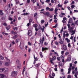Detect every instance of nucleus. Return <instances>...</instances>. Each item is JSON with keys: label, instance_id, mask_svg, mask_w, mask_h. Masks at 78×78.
Instances as JSON below:
<instances>
[{"label": "nucleus", "instance_id": "nucleus-41", "mask_svg": "<svg viewBox=\"0 0 78 78\" xmlns=\"http://www.w3.org/2000/svg\"><path fill=\"white\" fill-rule=\"evenodd\" d=\"M20 61L19 60H16V64H19V62H20Z\"/></svg>", "mask_w": 78, "mask_h": 78}, {"label": "nucleus", "instance_id": "nucleus-26", "mask_svg": "<svg viewBox=\"0 0 78 78\" xmlns=\"http://www.w3.org/2000/svg\"><path fill=\"white\" fill-rule=\"evenodd\" d=\"M11 28V26H8L6 27V28L7 30H9V29Z\"/></svg>", "mask_w": 78, "mask_h": 78}, {"label": "nucleus", "instance_id": "nucleus-27", "mask_svg": "<svg viewBox=\"0 0 78 78\" xmlns=\"http://www.w3.org/2000/svg\"><path fill=\"white\" fill-rule=\"evenodd\" d=\"M40 65H41V63H38L37 64H36L35 65V66L36 67H39V66H40Z\"/></svg>", "mask_w": 78, "mask_h": 78}, {"label": "nucleus", "instance_id": "nucleus-56", "mask_svg": "<svg viewBox=\"0 0 78 78\" xmlns=\"http://www.w3.org/2000/svg\"><path fill=\"white\" fill-rule=\"evenodd\" d=\"M13 30H17V27H15L13 29Z\"/></svg>", "mask_w": 78, "mask_h": 78}, {"label": "nucleus", "instance_id": "nucleus-39", "mask_svg": "<svg viewBox=\"0 0 78 78\" xmlns=\"http://www.w3.org/2000/svg\"><path fill=\"white\" fill-rule=\"evenodd\" d=\"M71 8H72L73 9V8H75V5H72L71 6Z\"/></svg>", "mask_w": 78, "mask_h": 78}, {"label": "nucleus", "instance_id": "nucleus-4", "mask_svg": "<svg viewBox=\"0 0 78 78\" xmlns=\"http://www.w3.org/2000/svg\"><path fill=\"white\" fill-rule=\"evenodd\" d=\"M38 28L39 30H42V32L43 33L44 31V29H45V27L44 26H43L42 28V27H41V25H39L38 26Z\"/></svg>", "mask_w": 78, "mask_h": 78}, {"label": "nucleus", "instance_id": "nucleus-60", "mask_svg": "<svg viewBox=\"0 0 78 78\" xmlns=\"http://www.w3.org/2000/svg\"><path fill=\"white\" fill-rule=\"evenodd\" d=\"M31 23H28L27 24V27H29V26H30V24H31Z\"/></svg>", "mask_w": 78, "mask_h": 78}, {"label": "nucleus", "instance_id": "nucleus-61", "mask_svg": "<svg viewBox=\"0 0 78 78\" xmlns=\"http://www.w3.org/2000/svg\"><path fill=\"white\" fill-rule=\"evenodd\" d=\"M55 45H58V42L57 41H55Z\"/></svg>", "mask_w": 78, "mask_h": 78}, {"label": "nucleus", "instance_id": "nucleus-19", "mask_svg": "<svg viewBox=\"0 0 78 78\" xmlns=\"http://www.w3.org/2000/svg\"><path fill=\"white\" fill-rule=\"evenodd\" d=\"M17 16H14L13 22H15L16 21V20H17Z\"/></svg>", "mask_w": 78, "mask_h": 78}, {"label": "nucleus", "instance_id": "nucleus-20", "mask_svg": "<svg viewBox=\"0 0 78 78\" xmlns=\"http://www.w3.org/2000/svg\"><path fill=\"white\" fill-rule=\"evenodd\" d=\"M25 68H26V66H24L23 69L22 74H23V73H24V72H25Z\"/></svg>", "mask_w": 78, "mask_h": 78}, {"label": "nucleus", "instance_id": "nucleus-54", "mask_svg": "<svg viewBox=\"0 0 78 78\" xmlns=\"http://www.w3.org/2000/svg\"><path fill=\"white\" fill-rule=\"evenodd\" d=\"M73 64L72 63H71L69 65V68H71Z\"/></svg>", "mask_w": 78, "mask_h": 78}, {"label": "nucleus", "instance_id": "nucleus-21", "mask_svg": "<svg viewBox=\"0 0 78 78\" xmlns=\"http://www.w3.org/2000/svg\"><path fill=\"white\" fill-rule=\"evenodd\" d=\"M47 49V48H44V47H42V51H45V50H46Z\"/></svg>", "mask_w": 78, "mask_h": 78}, {"label": "nucleus", "instance_id": "nucleus-8", "mask_svg": "<svg viewBox=\"0 0 78 78\" xmlns=\"http://www.w3.org/2000/svg\"><path fill=\"white\" fill-rule=\"evenodd\" d=\"M44 15L45 16H50V13L48 12H44Z\"/></svg>", "mask_w": 78, "mask_h": 78}, {"label": "nucleus", "instance_id": "nucleus-42", "mask_svg": "<svg viewBox=\"0 0 78 78\" xmlns=\"http://www.w3.org/2000/svg\"><path fill=\"white\" fill-rule=\"evenodd\" d=\"M45 22V21L44 20H42L41 21V23H44Z\"/></svg>", "mask_w": 78, "mask_h": 78}, {"label": "nucleus", "instance_id": "nucleus-33", "mask_svg": "<svg viewBox=\"0 0 78 78\" xmlns=\"http://www.w3.org/2000/svg\"><path fill=\"white\" fill-rule=\"evenodd\" d=\"M5 58L6 59V61H9V62H10V59H9L7 57H5Z\"/></svg>", "mask_w": 78, "mask_h": 78}, {"label": "nucleus", "instance_id": "nucleus-24", "mask_svg": "<svg viewBox=\"0 0 78 78\" xmlns=\"http://www.w3.org/2000/svg\"><path fill=\"white\" fill-rule=\"evenodd\" d=\"M72 70V68H69L68 69V74L70 73V70Z\"/></svg>", "mask_w": 78, "mask_h": 78}, {"label": "nucleus", "instance_id": "nucleus-14", "mask_svg": "<svg viewBox=\"0 0 78 78\" xmlns=\"http://www.w3.org/2000/svg\"><path fill=\"white\" fill-rule=\"evenodd\" d=\"M28 35L29 36H31L32 34V32H31V30H29L28 31Z\"/></svg>", "mask_w": 78, "mask_h": 78}, {"label": "nucleus", "instance_id": "nucleus-32", "mask_svg": "<svg viewBox=\"0 0 78 78\" xmlns=\"http://www.w3.org/2000/svg\"><path fill=\"white\" fill-rule=\"evenodd\" d=\"M37 12H36L34 14V17H37Z\"/></svg>", "mask_w": 78, "mask_h": 78}, {"label": "nucleus", "instance_id": "nucleus-28", "mask_svg": "<svg viewBox=\"0 0 78 78\" xmlns=\"http://www.w3.org/2000/svg\"><path fill=\"white\" fill-rule=\"evenodd\" d=\"M19 41H20V39H17L16 40V43H18V42H19Z\"/></svg>", "mask_w": 78, "mask_h": 78}, {"label": "nucleus", "instance_id": "nucleus-2", "mask_svg": "<svg viewBox=\"0 0 78 78\" xmlns=\"http://www.w3.org/2000/svg\"><path fill=\"white\" fill-rule=\"evenodd\" d=\"M17 75V72L16 71H12V77L15 76Z\"/></svg>", "mask_w": 78, "mask_h": 78}, {"label": "nucleus", "instance_id": "nucleus-49", "mask_svg": "<svg viewBox=\"0 0 78 78\" xmlns=\"http://www.w3.org/2000/svg\"><path fill=\"white\" fill-rule=\"evenodd\" d=\"M54 54H55V55H56V56H59V55H58V53L56 52H55L54 53Z\"/></svg>", "mask_w": 78, "mask_h": 78}, {"label": "nucleus", "instance_id": "nucleus-55", "mask_svg": "<svg viewBox=\"0 0 78 78\" xmlns=\"http://www.w3.org/2000/svg\"><path fill=\"white\" fill-rule=\"evenodd\" d=\"M27 3H30V0H27Z\"/></svg>", "mask_w": 78, "mask_h": 78}, {"label": "nucleus", "instance_id": "nucleus-6", "mask_svg": "<svg viewBox=\"0 0 78 78\" xmlns=\"http://www.w3.org/2000/svg\"><path fill=\"white\" fill-rule=\"evenodd\" d=\"M71 61V56L70 55H69L66 60V61Z\"/></svg>", "mask_w": 78, "mask_h": 78}, {"label": "nucleus", "instance_id": "nucleus-10", "mask_svg": "<svg viewBox=\"0 0 78 78\" xmlns=\"http://www.w3.org/2000/svg\"><path fill=\"white\" fill-rule=\"evenodd\" d=\"M63 48L65 50H67V46L65 45H64L63 46Z\"/></svg>", "mask_w": 78, "mask_h": 78}, {"label": "nucleus", "instance_id": "nucleus-31", "mask_svg": "<svg viewBox=\"0 0 78 78\" xmlns=\"http://www.w3.org/2000/svg\"><path fill=\"white\" fill-rule=\"evenodd\" d=\"M4 59V57L0 55V60H3Z\"/></svg>", "mask_w": 78, "mask_h": 78}, {"label": "nucleus", "instance_id": "nucleus-5", "mask_svg": "<svg viewBox=\"0 0 78 78\" xmlns=\"http://www.w3.org/2000/svg\"><path fill=\"white\" fill-rule=\"evenodd\" d=\"M0 78H7L5 74L2 73H0Z\"/></svg>", "mask_w": 78, "mask_h": 78}, {"label": "nucleus", "instance_id": "nucleus-64", "mask_svg": "<svg viewBox=\"0 0 78 78\" xmlns=\"http://www.w3.org/2000/svg\"><path fill=\"white\" fill-rule=\"evenodd\" d=\"M75 73L77 75H78V71H77Z\"/></svg>", "mask_w": 78, "mask_h": 78}, {"label": "nucleus", "instance_id": "nucleus-52", "mask_svg": "<svg viewBox=\"0 0 78 78\" xmlns=\"http://www.w3.org/2000/svg\"><path fill=\"white\" fill-rule=\"evenodd\" d=\"M64 51H62L61 52V54L62 55H64Z\"/></svg>", "mask_w": 78, "mask_h": 78}, {"label": "nucleus", "instance_id": "nucleus-63", "mask_svg": "<svg viewBox=\"0 0 78 78\" xmlns=\"http://www.w3.org/2000/svg\"><path fill=\"white\" fill-rule=\"evenodd\" d=\"M3 25L4 26H6L7 25V24L5 23L3 24Z\"/></svg>", "mask_w": 78, "mask_h": 78}, {"label": "nucleus", "instance_id": "nucleus-59", "mask_svg": "<svg viewBox=\"0 0 78 78\" xmlns=\"http://www.w3.org/2000/svg\"><path fill=\"white\" fill-rule=\"evenodd\" d=\"M73 36H72L70 37V39H71V40H72L73 41Z\"/></svg>", "mask_w": 78, "mask_h": 78}, {"label": "nucleus", "instance_id": "nucleus-15", "mask_svg": "<svg viewBox=\"0 0 78 78\" xmlns=\"http://www.w3.org/2000/svg\"><path fill=\"white\" fill-rule=\"evenodd\" d=\"M0 73H3V68H0Z\"/></svg>", "mask_w": 78, "mask_h": 78}, {"label": "nucleus", "instance_id": "nucleus-9", "mask_svg": "<svg viewBox=\"0 0 78 78\" xmlns=\"http://www.w3.org/2000/svg\"><path fill=\"white\" fill-rule=\"evenodd\" d=\"M5 65L6 66H9L10 65V63L9 62H5Z\"/></svg>", "mask_w": 78, "mask_h": 78}, {"label": "nucleus", "instance_id": "nucleus-17", "mask_svg": "<svg viewBox=\"0 0 78 78\" xmlns=\"http://www.w3.org/2000/svg\"><path fill=\"white\" fill-rule=\"evenodd\" d=\"M66 41L68 43H69L70 42V40L68 38H66L65 39Z\"/></svg>", "mask_w": 78, "mask_h": 78}, {"label": "nucleus", "instance_id": "nucleus-37", "mask_svg": "<svg viewBox=\"0 0 78 78\" xmlns=\"http://www.w3.org/2000/svg\"><path fill=\"white\" fill-rule=\"evenodd\" d=\"M56 57L55 56H54L52 59H51L52 60V61H54V60H55V59H56Z\"/></svg>", "mask_w": 78, "mask_h": 78}, {"label": "nucleus", "instance_id": "nucleus-51", "mask_svg": "<svg viewBox=\"0 0 78 78\" xmlns=\"http://www.w3.org/2000/svg\"><path fill=\"white\" fill-rule=\"evenodd\" d=\"M69 54V52H66L65 53V55L66 56H67V55H68V54Z\"/></svg>", "mask_w": 78, "mask_h": 78}, {"label": "nucleus", "instance_id": "nucleus-13", "mask_svg": "<svg viewBox=\"0 0 78 78\" xmlns=\"http://www.w3.org/2000/svg\"><path fill=\"white\" fill-rule=\"evenodd\" d=\"M17 67L18 69H21L22 67V64H19L17 66Z\"/></svg>", "mask_w": 78, "mask_h": 78}, {"label": "nucleus", "instance_id": "nucleus-35", "mask_svg": "<svg viewBox=\"0 0 78 78\" xmlns=\"http://www.w3.org/2000/svg\"><path fill=\"white\" fill-rule=\"evenodd\" d=\"M50 8L48 7H46V11H49L50 10Z\"/></svg>", "mask_w": 78, "mask_h": 78}, {"label": "nucleus", "instance_id": "nucleus-57", "mask_svg": "<svg viewBox=\"0 0 78 78\" xmlns=\"http://www.w3.org/2000/svg\"><path fill=\"white\" fill-rule=\"evenodd\" d=\"M35 31H36V32H37V31H38V30H39V29L37 28H35Z\"/></svg>", "mask_w": 78, "mask_h": 78}, {"label": "nucleus", "instance_id": "nucleus-11", "mask_svg": "<svg viewBox=\"0 0 78 78\" xmlns=\"http://www.w3.org/2000/svg\"><path fill=\"white\" fill-rule=\"evenodd\" d=\"M58 65L59 66H64V64L62 62H61L58 63Z\"/></svg>", "mask_w": 78, "mask_h": 78}, {"label": "nucleus", "instance_id": "nucleus-62", "mask_svg": "<svg viewBox=\"0 0 78 78\" xmlns=\"http://www.w3.org/2000/svg\"><path fill=\"white\" fill-rule=\"evenodd\" d=\"M9 20L11 21V20H12L13 19L12 18H9Z\"/></svg>", "mask_w": 78, "mask_h": 78}, {"label": "nucleus", "instance_id": "nucleus-36", "mask_svg": "<svg viewBox=\"0 0 78 78\" xmlns=\"http://www.w3.org/2000/svg\"><path fill=\"white\" fill-rule=\"evenodd\" d=\"M68 47L69 48H71V45L70 44V43H69L68 44Z\"/></svg>", "mask_w": 78, "mask_h": 78}, {"label": "nucleus", "instance_id": "nucleus-43", "mask_svg": "<svg viewBox=\"0 0 78 78\" xmlns=\"http://www.w3.org/2000/svg\"><path fill=\"white\" fill-rule=\"evenodd\" d=\"M73 41H74V42H76V37H74Z\"/></svg>", "mask_w": 78, "mask_h": 78}, {"label": "nucleus", "instance_id": "nucleus-23", "mask_svg": "<svg viewBox=\"0 0 78 78\" xmlns=\"http://www.w3.org/2000/svg\"><path fill=\"white\" fill-rule=\"evenodd\" d=\"M17 37H18L17 35H16L14 36L12 38L13 39H16Z\"/></svg>", "mask_w": 78, "mask_h": 78}, {"label": "nucleus", "instance_id": "nucleus-40", "mask_svg": "<svg viewBox=\"0 0 78 78\" xmlns=\"http://www.w3.org/2000/svg\"><path fill=\"white\" fill-rule=\"evenodd\" d=\"M31 1L33 3H34L36 2V0H31Z\"/></svg>", "mask_w": 78, "mask_h": 78}, {"label": "nucleus", "instance_id": "nucleus-50", "mask_svg": "<svg viewBox=\"0 0 78 78\" xmlns=\"http://www.w3.org/2000/svg\"><path fill=\"white\" fill-rule=\"evenodd\" d=\"M41 41L44 42L45 41V37H43L42 38V39L41 40Z\"/></svg>", "mask_w": 78, "mask_h": 78}, {"label": "nucleus", "instance_id": "nucleus-12", "mask_svg": "<svg viewBox=\"0 0 78 78\" xmlns=\"http://www.w3.org/2000/svg\"><path fill=\"white\" fill-rule=\"evenodd\" d=\"M29 23H31V22L32 23H34V21H33V19H30L29 20Z\"/></svg>", "mask_w": 78, "mask_h": 78}, {"label": "nucleus", "instance_id": "nucleus-30", "mask_svg": "<svg viewBox=\"0 0 78 78\" xmlns=\"http://www.w3.org/2000/svg\"><path fill=\"white\" fill-rule=\"evenodd\" d=\"M57 59L58 61H61V58L59 57H58L57 58Z\"/></svg>", "mask_w": 78, "mask_h": 78}, {"label": "nucleus", "instance_id": "nucleus-7", "mask_svg": "<svg viewBox=\"0 0 78 78\" xmlns=\"http://www.w3.org/2000/svg\"><path fill=\"white\" fill-rule=\"evenodd\" d=\"M58 42L59 44H64V41L62 40V39L61 38L59 39V41Z\"/></svg>", "mask_w": 78, "mask_h": 78}, {"label": "nucleus", "instance_id": "nucleus-48", "mask_svg": "<svg viewBox=\"0 0 78 78\" xmlns=\"http://www.w3.org/2000/svg\"><path fill=\"white\" fill-rule=\"evenodd\" d=\"M58 8H55V12H57V11H58Z\"/></svg>", "mask_w": 78, "mask_h": 78}, {"label": "nucleus", "instance_id": "nucleus-25", "mask_svg": "<svg viewBox=\"0 0 78 78\" xmlns=\"http://www.w3.org/2000/svg\"><path fill=\"white\" fill-rule=\"evenodd\" d=\"M53 61L51 59H50V62L51 64H52V65H54V62H53Z\"/></svg>", "mask_w": 78, "mask_h": 78}, {"label": "nucleus", "instance_id": "nucleus-34", "mask_svg": "<svg viewBox=\"0 0 78 78\" xmlns=\"http://www.w3.org/2000/svg\"><path fill=\"white\" fill-rule=\"evenodd\" d=\"M40 55L41 56V58H42L44 56H43V55H42V52H40Z\"/></svg>", "mask_w": 78, "mask_h": 78}, {"label": "nucleus", "instance_id": "nucleus-58", "mask_svg": "<svg viewBox=\"0 0 78 78\" xmlns=\"http://www.w3.org/2000/svg\"><path fill=\"white\" fill-rule=\"evenodd\" d=\"M65 37H66V34H65V33H64L63 34V37H64V38H65Z\"/></svg>", "mask_w": 78, "mask_h": 78}, {"label": "nucleus", "instance_id": "nucleus-53", "mask_svg": "<svg viewBox=\"0 0 78 78\" xmlns=\"http://www.w3.org/2000/svg\"><path fill=\"white\" fill-rule=\"evenodd\" d=\"M28 45H30V46H31V45H32V44L30 42H28Z\"/></svg>", "mask_w": 78, "mask_h": 78}, {"label": "nucleus", "instance_id": "nucleus-3", "mask_svg": "<svg viewBox=\"0 0 78 78\" xmlns=\"http://www.w3.org/2000/svg\"><path fill=\"white\" fill-rule=\"evenodd\" d=\"M9 71V69L6 67L3 68V73H7Z\"/></svg>", "mask_w": 78, "mask_h": 78}, {"label": "nucleus", "instance_id": "nucleus-22", "mask_svg": "<svg viewBox=\"0 0 78 78\" xmlns=\"http://www.w3.org/2000/svg\"><path fill=\"white\" fill-rule=\"evenodd\" d=\"M2 12L3 10H0V15H1V16H3V15L4 14V13Z\"/></svg>", "mask_w": 78, "mask_h": 78}, {"label": "nucleus", "instance_id": "nucleus-1", "mask_svg": "<svg viewBox=\"0 0 78 78\" xmlns=\"http://www.w3.org/2000/svg\"><path fill=\"white\" fill-rule=\"evenodd\" d=\"M73 30V29L72 27H70L69 29V31L70 33H72L71 34V36H73V34L75 33V30Z\"/></svg>", "mask_w": 78, "mask_h": 78}, {"label": "nucleus", "instance_id": "nucleus-29", "mask_svg": "<svg viewBox=\"0 0 78 78\" xmlns=\"http://www.w3.org/2000/svg\"><path fill=\"white\" fill-rule=\"evenodd\" d=\"M28 13L27 12L21 14L22 16H26V15H28Z\"/></svg>", "mask_w": 78, "mask_h": 78}, {"label": "nucleus", "instance_id": "nucleus-16", "mask_svg": "<svg viewBox=\"0 0 78 78\" xmlns=\"http://www.w3.org/2000/svg\"><path fill=\"white\" fill-rule=\"evenodd\" d=\"M39 41L40 43L39 44H41V45H42L43 44V41H42V39H41V38L40 39Z\"/></svg>", "mask_w": 78, "mask_h": 78}, {"label": "nucleus", "instance_id": "nucleus-46", "mask_svg": "<svg viewBox=\"0 0 78 78\" xmlns=\"http://www.w3.org/2000/svg\"><path fill=\"white\" fill-rule=\"evenodd\" d=\"M50 2V0H47L45 1V2L48 3Z\"/></svg>", "mask_w": 78, "mask_h": 78}, {"label": "nucleus", "instance_id": "nucleus-44", "mask_svg": "<svg viewBox=\"0 0 78 78\" xmlns=\"http://www.w3.org/2000/svg\"><path fill=\"white\" fill-rule=\"evenodd\" d=\"M53 10H54L53 8H52L51 9H50L49 11H53Z\"/></svg>", "mask_w": 78, "mask_h": 78}, {"label": "nucleus", "instance_id": "nucleus-38", "mask_svg": "<svg viewBox=\"0 0 78 78\" xmlns=\"http://www.w3.org/2000/svg\"><path fill=\"white\" fill-rule=\"evenodd\" d=\"M3 64V61H0V66L2 65Z\"/></svg>", "mask_w": 78, "mask_h": 78}, {"label": "nucleus", "instance_id": "nucleus-47", "mask_svg": "<svg viewBox=\"0 0 78 78\" xmlns=\"http://www.w3.org/2000/svg\"><path fill=\"white\" fill-rule=\"evenodd\" d=\"M69 2L67 1H65L64 2V4H66V3H68Z\"/></svg>", "mask_w": 78, "mask_h": 78}, {"label": "nucleus", "instance_id": "nucleus-18", "mask_svg": "<svg viewBox=\"0 0 78 78\" xmlns=\"http://www.w3.org/2000/svg\"><path fill=\"white\" fill-rule=\"evenodd\" d=\"M38 26L37 25V24H33V27H34L35 28H36Z\"/></svg>", "mask_w": 78, "mask_h": 78}, {"label": "nucleus", "instance_id": "nucleus-45", "mask_svg": "<svg viewBox=\"0 0 78 78\" xmlns=\"http://www.w3.org/2000/svg\"><path fill=\"white\" fill-rule=\"evenodd\" d=\"M58 7H60V8H62V5H60V4H58Z\"/></svg>", "mask_w": 78, "mask_h": 78}]
</instances>
